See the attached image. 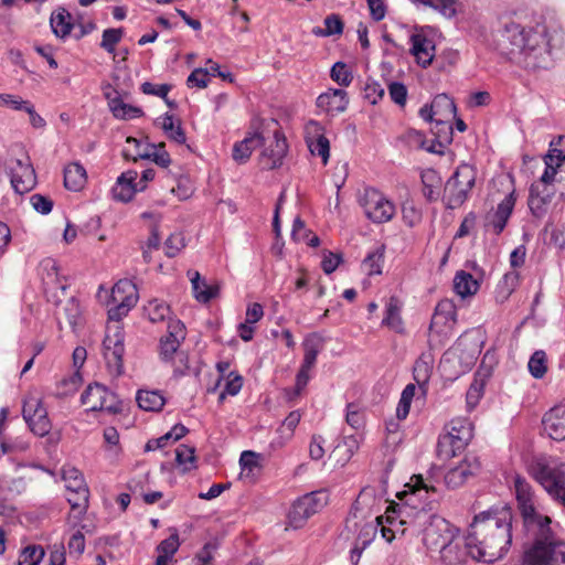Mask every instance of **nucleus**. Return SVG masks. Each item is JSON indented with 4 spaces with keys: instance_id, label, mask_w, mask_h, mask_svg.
<instances>
[{
    "instance_id": "nucleus-1",
    "label": "nucleus",
    "mask_w": 565,
    "mask_h": 565,
    "mask_svg": "<svg viewBox=\"0 0 565 565\" xmlns=\"http://www.w3.org/2000/svg\"><path fill=\"white\" fill-rule=\"evenodd\" d=\"M513 487L524 530L533 539L524 548L521 565H565V542L555 537L552 519L537 502L532 486L515 475Z\"/></svg>"
},
{
    "instance_id": "nucleus-2",
    "label": "nucleus",
    "mask_w": 565,
    "mask_h": 565,
    "mask_svg": "<svg viewBox=\"0 0 565 565\" xmlns=\"http://www.w3.org/2000/svg\"><path fill=\"white\" fill-rule=\"evenodd\" d=\"M399 498L406 505L422 504V508L414 512L412 532L422 533L423 543L430 553L445 547L446 543H450L458 536V527L446 519L429 513L434 509L433 503L438 499V490L429 479L422 475H414L405 484V490Z\"/></svg>"
},
{
    "instance_id": "nucleus-3",
    "label": "nucleus",
    "mask_w": 565,
    "mask_h": 565,
    "mask_svg": "<svg viewBox=\"0 0 565 565\" xmlns=\"http://www.w3.org/2000/svg\"><path fill=\"white\" fill-rule=\"evenodd\" d=\"M512 509L503 504L493 505L477 514L466 539L469 554L486 563L503 557L512 543Z\"/></svg>"
},
{
    "instance_id": "nucleus-4",
    "label": "nucleus",
    "mask_w": 565,
    "mask_h": 565,
    "mask_svg": "<svg viewBox=\"0 0 565 565\" xmlns=\"http://www.w3.org/2000/svg\"><path fill=\"white\" fill-rule=\"evenodd\" d=\"M502 38L510 44L509 53L527 70H547L553 64L552 39L547 28L537 23L533 28H524L519 23H507Z\"/></svg>"
},
{
    "instance_id": "nucleus-5",
    "label": "nucleus",
    "mask_w": 565,
    "mask_h": 565,
    "mask_svg": "<svg viewBox=\"0 0 565 565\" xmlns=\"http://www.w3.org/2000/svg\"><path fill=\"white\" fill-rule=\"evenodd\" d=\"M529 472L552 499L565 507V470L559 459L536 457L530 465Z\"/></svg>"
},
{
    "instance_id": "nucleus-6",
    "label": "nucleus",
    "mask_w": 565,
    "mask_h": 565,
    "mask_svg": "<svg viewBox=\"0 0 565 565\" xmlns=\"http://www.w3.org/2000/svg\"><path fill=\"white\" fill-rule=\"evenodd\" d=\"M186 335L185 327L180 320H169L167 333L160 339L159 354L160 359L168 363H173L177 358L180 366L174 367V373L183 374V366L186 369V356L179 351L181 343Z\"/></svg>"
},
{
    "instance_id": "nucleus-7",
    "label": "nucleus",
    "mask_w": 565,
    "mask_h": 565,
    "mask_svg": "<svg viewBox=\"0 0 565 565\" xmlns=\"http://www.w3.org/2000/svg\"><path fill=\"white\" fill-rule=\"evenodd\" d=\"M81 402L89 412H104L110 415L119 414L124 408L122 401L99 383L89 384L82 393Z\"/></svg>"
},
{
    "instance_id": "nucleus-8",
    "label": "nucleus",
    "mask_w": 565,
    "mask_h": 565,
    "mask_svg": "<svg viewBox=\"0 0 565 565\" xmlns=\"http://www.w3.org/2000/svg\"><path fill=\"white\" fill-rule=\"evenodd\" d=\"M124 331L118 324L107 328L103 341V354L107 371L113 377H119L124 374Z\"/></svg>"
},
{
    "instance_id": "nucleus-9",
    "label": "nucleus",
    "mask_w": 565,
    "mask_h": 565,
    "mask_svg": "<svg viewBox=\"0 0 565 565\" xmlns=\"http://www.w3.org/2000/svg\"><path fill=\"white\" fill-rule=\"evenodd\" d=\"M328 501L324 491H313L305 494L294 502L288 512V526L300 529L307 520L320 511Z\"/></svg>"
},
{
    "instance_id": "nucleus-10",
    "label": "nucleus",
    "mask_w": 565,
    "mask_h": 565,
    "mask_svg": "<svg viewBox=\"0 0 565 565\" xmlns=\"http://www.w3.org/2000/svg\"><path fill=\"white\" fill-rule=\"evenodd\" d=\"M137 300L138 291L131 280L122 279L116 282L110 292L109 319L118 322L137 303Z\"/></svg>"
},
{
    "instance_id": "nucleus-11",
    "label": "nucleus",
    "mask_w": 565,
    "mask_h": 565,
    "mask_svg": "<svg viewBox=\"0 0 565 565\" xmlns=\"http://www.w3.org/2000/svg\"><path fill=\"white\" fill-rule=\"evenodd\" d=\"M361 204L366 216L374 223H385L395 214V205L383 193L370 188L364 191Z\"/></svg>"
},
{
    "instance_id": "nucleus-12",
    "label": "nucleus",
    "mask_w": 565,
    "mask_h": 565,
    "mask_svg": "<svg viewBox=\"0 0 565 565\" xmlns=\"http://www.w3.org/2000/svg\"><path fill=\"white\" fill-rule=\"evenodd\" d=\"M475 181L476 171L470 164H460L457 168L446 184L451 206H458L466 201L469 191L475 185Z\"/></svg>"
},
{
    "instance_id": "nucleus-13",
    "label": "nucleus",
    "mask_w": 565,
    "mask_h": 565,
    "mask_svg": "<svg viewBox=\"0 0 565 565\" xmlns=\"http://www.w3.org/2000/svg\"><path fill=\"white\" fill-rule=\"evenodd\" d=\"M61 475L65 482L70 505L84 509L85 502L89 500V489L83 473L77 468L65 465L61 469Z\"/></svg>"
},
{
    "instance_id": "nucleus-14",
    "label": "nucleus",
    "mask_w": 565,
    "mask_h": 565,
    "mask_svg": "<svg viewBox=\"0 0 565 565\" xmlns=\"http://www.w3.org/2000/svg\"><path fill=\"white\" fill-rule=\"evenodd\" d=\"M22 415L35 435L43 437L51 431L52 425L47 411L39 397L30 395L24 399Z\"/></svg>"
},
{
    "instance_id": "nucleus-15",
    "label": "nucleus",
    "mask_w": 565,
    "mask_h": 565,
    "mask_svg": "<svg viewBox=\"0 0 565 565\" xmlns=\"http://www.w3.org/2000/svg\"><path fill=\"white\" fill-rule=\"evenodd\" d=\"M8 169L11 185L15 193L24 194L35 186L36 177L28 156L10 160Z\"/></svg>"
},
{
    "instance_id": "nucleus-16",
    "label": "nucleus",
    "mask_w": 565,
    "mask_h": 565,
    "mask_svg": "<svg viewBox=\"0 0 565 565\" xmlns=\"http://www.w3.org/2000/svg\"><path fill=\"white\" fill-rule=\"evenodd\" d=\"M414 518V513L411 515L406 508H399L398 515L387 514L386 522L387 525L383 524V518L377 515L375 518L377 525H380L381 536L387 543H392L398 536H404L407 533L412 535H417L418 533L412 532V519Z\"/></svg>"
},
{
    "instance_id": "nucleus-17",
    "label": "nucleus",
    "mask_w": 565,
    "mask_h": 565,
    "mask_svg": "<svg viewBox=\"0 0 565 565\" xmlns=\"http://www.w3.org/2000/svg\"><path fill=\"white\" fill-rule=\"evenodd\" d=\"M305 141L312 156L321 158L326 166L330 157V142L324 127L317 120H309L303 128Z\"/></svg>"
},
{
    "instance_id": "nucleus-18",
    "label": "nucleus",
    "mask_w": 565,
    "mask_h": 565,
    "mask_svg": "<svg viewBox=\"0 0 565 565\" xmlns=\"http://www.w3.org/2000/svg\"><path fill=\"white\" fill-rule=\"evenodd\" d=\"M388 502L385 482L364 487L356 500L355 508L361 511L376 513Z\"/></svg>"
},
{
    "instance_id": "nucleus-19",
    "label": "nucleus",
    "mask_w": 565,
    "mask_h": 565,
    "mask_svg": "<svg viewBox=\"0 0 565 565\" xmlns=\"http://www.w3.org/2000/svg\"><path fill=\"white\" fill-rule=\"evenodd\" d=\"M480 468L478 457L473 455L466 456L457 466L446 472L444 477L446 487L449 489L461 487L470 477L476 476Z\"/></svg>"
},
{
    "instance_id": "nucleus-20",
    "label": "nucleus",
    "mask_w": 565,
    "mask_h": 565,
    "mask_svg": "<svg viewBox=\"0 0 565 565\" xmlns=\"http://www.w3.org/2000/svg\"><path fill=\"white\" fill-rule=\"evenodd\" d=\"M555 192V186H542L534 182L531 184L527 205L533 216L542 218L547 214Z\"/></svg>"
},
{
    "instance_id": "nucleus-21",
    "label": "nucleus",
    "mask_w": 565,
    "mask_h": 565,
    "mask_svg": "<svg viewBox=\"0 0 565 565\" xmlns=\"http://www.w3.org/2000/svg\"><path fill=\"white\" fill-rule=\"evenodd\" d=\"M287 151L288 145L285 135L280 130H275L273 142L260 154V164L264 169H276L282 164Z\"/></svg>"
},
{
    "instance_id": "nucleus-22",
    "label": "nucleus",
    "mask_w": 565,
    "mask_h": 565,
    "mask_svg": "<svg viewBox=\"0 0 565 565\" xmlns=\"http://www.w3.org/2000/svg\"><path fill=\"white\" fill-rule=\"evenodd\" d=\"M516 195L512 190L497 206L495 211L487 216L486 226L495 235H499L505 227L515 205Z\"/></svg>"
},
{
    "instance_id": "nucleus-23",
    "label": "nucleus",
    "mask_w": 565,
    "mask_h": 565,
    "mask_svg": "<svg viewBox=\"0 0 565 565\" xmlns=\"http://www.w3.org/2000/svg\"><path fill=\"white\" fill-rule=\"evenodd\" d=\"M542 425L550 438L565 440V402L548 409L542 418Z\"/></svg>"
},
{
    "instance_id": "nucleus-24",
    "label": "nucleus",
    "mask_w": 565,
    "mask_h": 565,
    "mask_svg": "<svg viewBox=\"0 0 565 565\" xmlns=\"http://www.w3.org/2000/svg\"><path fill=\"white\" fill-rule=\"evenodd\" d=\"M349 104L348 94L343 89L333 88L317 98V107L329 115L343 113Z\"/></svg>"
},
{
    "instance_id": "nucleus-25",
    "label": "nucleus",
    "mask_w": 565,
    "mask_h": 565,
    "mask_svg": "<svg viewBox=\"0 0 565 565\" xmlns=\"http://www.w3.org/2000/svg\"><path fill=\"white\" fill-rule=\"evenodd\" d=\"M264 143V136L258 129L248 131L245 138L233 146L232 157L238 164L246 163L253 151Z\"/></svg>"
},
{
    "instance_id": "nucleus-26",
    "label": "nucleus",
    "mask_w": 565,
    "mask_h": 565,
    "mask_svg": "<svg viewBox=\"0 0 565 565\" xmlns=\"http://www.w3.org/2000/svg\"><path fill=\"white\" fill-rule=\"evenodd\" d=\"M138 173L135 170L122 172L113 186V195L121 202L130 201L137 192L142 191V185H138Z\"/></svg>"
},
{
    "instance_id": "nucleus-27",
    "label": "nucleus",
    "mask_w": 565,
    "mask_h": 565,
    "mask_svg": "<svg viewBox=\"0 0 565 565\" xmlns=\"http://www.w3.org/2000/svg\"><path fill=\"white\" fill-rule=\"evenodd\" d=\"M411 53L415 56L418 65L429 66L435 57L434 41L423 33H415L411 36Z\"/></svg>"
},
{
    "instance_id": "nucleus-28",
    "label": "nucleus",
    "mask_w": 565,
    "mask_h": 565,
    "mask_svg": "<svg viewBox=\"0 0 565 565\" xmlns=\"http://www.w3.org/2000/svg\"><path fill=\"white\" fill-rule=\"evenodd\" d=\"M105 97L108 102L110 111L117 119L129 120L139 118L143 115V111L140 107L126 104L119 96L118 92L115 89L105 92Z\"/></svg>"
},
{
    "instance_id": "nucleus-29",
    "label": "nucleus",
    "mask_w": 565,
    "mask_h": 565,
    "mask_svg": "<svg viewBox=\"0 0 565 565\" xmlns=\"http://www.w3.org/2000/svg\"><path fill=\"white\" fill-rule=\"evenodd\" d=\"M39 275L43 285L49 289L66 290L67 285L61 276L58 265L53 258H44L39 265Z\"/></svg>"
},
{
    "instance_id": "nucleus-30",
    "label": "nucleus",
    "mask_w": 565,
    "mask_h": 565,
    "mask_svg": "<svg viewBox=\"0 0 565 565\" xmlns=\"http://www.w3.org/2000/svg\"><path fill=\"white\" fill-rule=\"evenodd\" d=\"M127 142L135 145V147L137 148V154L135 160L137 158L151 159L158 166L163 168L168 167L171 162L170 156L166 151L163 143L159 146L148 145L145 150H140L141 142L138 139L134 137H128Z\"/></svg>"
},
{
    "instance_id": "nucleus-31",
    "label": "nucleus",
    "mask_w": 565,
    "mask_h": 565,
    "mask_svg": "<svg viewBox=\"0 0 565 565\" xmlns=\"http://www.w3.org/2000/svg\"><path fill=\"white\" fill-rule=\"evenodd\" d=\"M158 124L163 130L167 138L178 145H184L186 141L185 132L182 128L180 119L174 118L173 115L166 113L157 118Z\"/></svg>"
},
{
    "instance_id": "nucleus-32",
    "label": "nucleus",
    "mask_w": 565,
    "mask_h": 565,
    "mask_svg": "<svg viewBox=\"0 0 565 565\" xmlns=\"http://www.w3.org/2000/svg\"><path fill=\"white\" fill-rule=\"evenodd\" d=\"M402 303L397 297H390L385 305V316L382 320V326L387 327L396 333H404V322L401 316Z\"/></svg>"
},
{
    "instance_id": "nucleus-33",
    "label": "nucleus",
    "mask_w": 565,
    "mask_h": 565,
    "mask_svg": "<svg viewBox=\"0 0 565 565\" xmlns=\"http://www.w3.org/2000/svg\"><path fill=\"white\" fill-rule=\"evenodd\" d=\"M188 275L192 284L194 298L199 302L206 303L217 296V286L207 285L205 280L201 279L198 271H189Z\"/></svg>"
},
{
    "instance_id": "nucleus-34",
    "label": "nucleus",
    "mask_w": 565,
    "mask_h": 565,
    "mask_svg": "<svg viewBox=\"0 0 565 565\" xmlns=\"http://www.w3.org/2000/svg\"><path fill=\"white\" fill-rule=\"evenodd\" d=\"M480 288L479 281L465 270H459L454 277V290L461 298L471 297Z\"/></svg>"
},
{
    "instance_id": "nucleus-35",
    "label": "nucleus",
    "mask_w": 565,
    "mask_h": 565,
    "mask_svg": "<svg viewBox=\"0 0 565 565\" xmlns=\"http://www.w3.org/2000/svg\"><path fill=\"white\" fill-rule=\"evenodd\" d=\"M50 24L53 33L57 38L65 39L70 35L73 29L72 15L66 9L58 8L57 10L52 12L50 18Z\"/></svg>"
},
{
    "instance_id": "nucleus-36",
    "label": "nucleus",
    "mask_w": 565,
    "mask_h": 565,
    "mask_svg": "<svg viewBox=\"0 0 565 565\" xmlns=\"http://www.w3.org/2000/svg\"><path fill=\"white\" fill-rule=\"evenodd\" d=\"M136 401L146 412H159L166 404V398L159 391L139 390Z\"/></svg>"
},
{
    "instance_id": "nucleus-37",
    "label": "nucleus",
    "mask_w": 565,
    "mask_h": 565,
    "mask_svg": "<svg viewBox=\"0 0 565 565\" xmlns=\"http://www.w3.org/2000/svg\"><path fill=\"white\" fill-rule=\"evenodd\" d=\"M423 194L428 201H436L439 196L441 178L434 169H425L420 173Z\"/></svg>"
},
{
    "instance_id": "nucleus-38",
    "label": "nucleus",
    "mask_w": 565,
    "mask_h": 565,
    "mask_svg": "<svg viewBox=\"0 0 565 565\" xmlns=\"http://www.w3.org/2000/svg\"><path fill=\"white\" fill-rule=\"evenodd\" d=\"M434 359L430 353H423L415 362L413 374L418 386L424 391L433 371Z\"/></svg>"
},
{
    "instance_id": "nucleus-39",
    "label": "nucleus",
    "mask_w": 565,
    "mask_h": 565,
    "mask_svg": "<svg viewBox=\"0 0 565 565\" xmlns=\"http://www.w3.org/2000/svg\"><path fill=\"white\" fill-rule=\"evenodd\" d=\"M86 182V170L85 168L77 163L73 162L65 167L64 169V184L68 190L78 191L83 188Z\"/></svg>"
},
{
    "instance_id": "nucleus-40",
    "label": "nucleus",
    "mask_w": 565,
    "mask_h": 565,
    "mask_svg": "<svg viewBox=\"0 0 565 565\" xmlns=\"http://www.w3.org/2000/svg\"><path fill=\"white\" fill-rule=\"evenodd\" d=\"M438 553L439 558L446 565H456L463 559L465 551L461 548L459 535L451 540L450 543H446L445 547H440Z\"/></svg>"
},
{
    "instance_id": "nucleus-41",
    "label": "nucleus",
    "mask_w": 565,
    "mask_h": 565,
    "mask_svg": "<svg viewBox=\"0 0 565 565\" xmlns=\"http://www.w3.org/2000/svg\"><path fill=\"white\" fill-rule=\"evenodd\" d=\"M301 419V414L299 411H292L288 414V416L282 422L281 427L279 428V433L284 434V439L279 438L277 440H273L270 443V446L273 448H280L282 447L287 440L291 439L294 436V431L296 427L298 426L299 422Z\"/></svg>"
},
{
    "instance_id": "nucleus-42",
    "label": "nucleus",
    "mask_w": 565,
    "mask_h": 565,
    "mask_svg": "<svg viewBox=\"0 0 565 565\" xmlns=\"http://www.w3.org/2000/svg\"><path fill=\"white\" fill-rule=\"evenodd\" d=\"M436 119H454L456 117V105L454 100L446 94L437 95L433 102Z\"/></svg>"
},
{
    "instance_id": "nucleus-43",
    "label": "nucleus",
    "mask_w": 565,
    "mask_h": 565,
    "mask_svg": "<svg viewBox=\"0 0 565 565\" xmlns=\"http://www.w3.org/2000/svg\"><path fill=\"white\" fill-rule=\"evenodd\" d=\"M63 313L73 331L83 326V308L77 299L70 298L63 306Z\"/></svg>"
},
{
    "instance_id": "nucleus-44",
    "label": "nucleus",
    "mask_w": 565,
    "mask_h": 565,
    "mask_svg": "<svg viewBox=\"0 0 565 565\" xmlns=\"http://www.w3.org/2000/svg\"><path fill=\"white\" fill-rule=\"evenodd\" d=\"M175 461L183 472L196 468L195 449L186 445H180L175 449Z\"/></svg>"
},
{
    "instance_id": "nucleus-45",
    "label": "nucleus",
    "mask_w": 565,
    "mask_h": 565,
    "mask_svg": "<svg viewBox=\"0 0 565 565\" xmlns=\"http://www.w3.org/2000/svg\"><path fill=\"white\" fill-rule=\"evenodd\" d=\"M454 320L455 309L452 303L448 300L440 301L436 306L435 313L430 322V330H433L438 324H446L448 322H454Z\"/></svg>"
},
{
    "instance_id": "nucleus-46",
    "label": "nucleus",
    "mask_w": 565,
    "mask_h": 565,
    "mask_svg": "<svg viewBox=\"0 0 565 565\" xmlns=\"http://www.w3.org/2000/svg\"><path fill=\"white\" fill-rule=\"evenodd\" d=\"M145 311L151 322H160L166 319H170V307L158 299L150 300L145 307Z\"/></svg>"
},
{
    "instance_id": "nucleus-47",
    "label": "nucleus",
    "mask_w": 565,
    "mask_h": 565,
    "mask_svg": "<svg viewBox=\"0 0 565 565\" xmlns=\"http://www.w3.org/2000/svg\"><path fill=\"white\" fill-rule=\"evenodd\" d=\"M303 361L301 366L312 369L320 351L319 339L316 334L308 335L303 341Z\"/></svg>"
},
{
    "instance_id": "nucleus-48",
    "label": "nucleus",
    "mask_w": 565,
    "mask_h": 565,
    "mask_svg": "<svg viewBox=\"0 0 565 565\" xmlns=\"http://www.w3.org/2000/svg\"><path fill=\"white\" fill-rule=\"evenodd\" d=\"M415 392L416 386L412 383L407 384L402 391L401 398L396 407V418L398 420H404L408 416Z\"/></svg>"
},
{
    "instance_id": "nucleus-49",
    "label": "nucleus",
    "mask_w": 565,
    "mask_h": 565,
    "mask_svg": "<svg viewBox=\"0 0 565 565\" xmlns=\"http://www.w3.org/2000/svg\"><path fill=\"white\" fill-rule=\"evenodd\" d=\"M180 547V540L177 532L172 533L169 537L161 541L157 546L158 558L172 561L174 554Z\"/></svg>"
},
{
    "instance_id": "nucleus-50",
    "label": "nucleus",
    "mask_w": 565,
    "mask_h": 565,
    "mask_svg": "<svg viewBox=\"0 0 565 565\" xmlns=\"http://www.w3.org/2000/svg\"><path fill=\"white\" fill-rule=\"evenodd\" d=\"M415 3L429 6L446 18H452L457 13L458 0H412Z\"/></svg>"
},
{
    "instance_id": "nucleus-51",
    "label": "nucleus",
    "mask_w": 565,
    "mask_h": 565,
    "mask_svg": "<svg viewBox=\"0 0 565 565\" xmlns=\"http://www.w3.org/2000/svg\"><path fill=\"white\" fill-rule=\"evenodd\" d=\"M383 258H384V248L383 247H379L375 250L369 253L362 264L364 271L370 276L381 274Z\"/></svg>"
},
{
    "instance_id": "nucleus-52",
    "label": "nucleus",
    "mask_w": 565,
    "mask_h": 565,
    "mask_svg": "<svg viewBox=\"0 0 565 565\" xmlns=\"http://www.w3.org/2000/svg\"><path fill=\"white\" fill-rule=\"evenodd\" d=\"M447 433L471 440L473 436V427L469 419L457 417L451 419L448 424Z\"/></svg>"
},
{
    "instance_id": "nucleus-53",
    "label": "nucleus",
    "mask_w": 565,
    "mask_h": 565,
    "mask_svg": "<svg viewBox=\"0 0 565 565\" xmlns=\"http://www.w3.org/2000/svg\"><path fill=\"white\" fill-rule=\"evenodd\" d=\"M452 119H436L434 124H431V132L436 137L438 143L441 146L444 143H448L452 139Z\"/></svg>"
},
{
    "instance_id": "nucleus-54",
    "label": "nucleus",
    "mask_w": 565,
    "mask_h": 565,
    "mask_svg": "<svg viewBox=\"0 0 565 565\" xmlns=\"http://www.w3.org/2000/svg\"><path fill=\"white\" fill-rule=\"evenodd\" d=\"M531 375L535 379H542L547 371V359L544 351H535L527 363Z\"/></svg>"
},
{
    "instance_id": "nucleus-55",
    "label": "nucleus",
    "mask_w": 565,
    "mask_h": 565,
    "mask_svg": "<svg viewBox=\"0 0 565 565\" xmlns=\"http://www.w3.org/2000/svg\"><path fill=\"white\" fill-rule=\"evenodd\" d=\"M343 32V22L338 14H330L324 19V29L317 28L313 33L318 36L338 35Z\"/></svg>"
},
{
    "instance_id": "nucleus-56",
    "label": "nucleus",
    "mask_w": 565,
    "mask_h": 565,
    "mask_svg": "<svg viewBox=\"0 0 565 565\" xmlns=\"http://www.w3.org/2000/svg\"><path fill=\"white\" fill-rule=\"evenodd\" d=\"M543 159L548 160V162H556L558 164H563L565 161V137L558 136L557 138L551 140L548 146V151L544 156Z\"/></svg>"
},
{
    "instance_id": "nucleus-57",
    "label": "nucleus",
    "mask_w": 565,
    "mask_h": 565,
    "mask_svg": "<svg viewBox=\"0 0 565 565\" xmlns=\"http://www.w3.org/2000/svg\"><path fill=\"white\" fill-rule=\"evenodd\" d=\"M330 76L340 86H349L353 81V74L343 62H337L331 67Z\"/></svg>"
},
{
    "instance_id": "nucleus-58",
    "label": "nucleus",
    "mask_w": 565,
    "mask_h": 565,
    "mask_svg": "<svg viewBox=\"0 0 565 565\" xmlns=\"http://www.w3.org/2000/svg\"><path fill=\"white\" fill-rule=\"evenodd\" d=\"M520 281V275L516 270L507 273L498 285V294L502 299H507L518 287Z\"/></svg>"
},
{
    "instance_id": "nucleus-59",
    "label": "nucleus",
    "mask_w": 565,
    "mask_h": 565,
    "mask_svg": "<svg viewBox=\"0 0 565 565\" xmlns=\"http://www.w3.org/2000/svg\"><path fill=\"white\" fill-rule=\"evenodd\" d=\"M259 459L260 456L254 451H243L239 458V465L242 469L241 473L243 476L254 475L255 470H259L260 468Z\"/></svg>"
},
{
    "instance_id": "nucleus-60",
    "label": "nucleus",
    "mask_w": 565,
    "mask_h": 565,
    "mask_svg": "<svg viewBox=\"0 0 565 565\" xmlns=\"http://www.w3.org/2000/svg\"><path fill=\"white\" fill-rule=\"evenodd\" d=\"M44 557V550L41 546L32 545L25 547L19 556V565H38Z\"/></svg>"
},
{
    "instance_id": "nucleus-61",
    "label": "nucleus",
    "mask_w": 565,
    "mask_h": 565,
    "mask_svg": "<svg viewBox=\"0 0 565 565\" xmlns=\"http://www.w3.org/2000/svg\"><path fill=\"white\" fill-rule=\"evenodd\" d=\"M124 31L122 29H106L103 32L100 47H103L108 53H114L116 45L122 39Z\"/></svg>"
},
{
    "instance_id": "nucleus-62",
    "label": "nucleus",
    "mask_w": 565,
    "mask_h": 565,
    "mask_svg": "<svg viewBox=\"0 0 565 565\" xmlns=\"http://www.w3.org/2000/svg\"><path fill=\"white\" fill-rule=\"evenodd\" d=\"M402 216L404 223L413 227L422 221V211L412 201L404 202L402 206Z\"/></svg>"
},
{
    "instance_id": "nucleus-63",
    "label": "nucleus",
    "mask_w": 565,
    "mask_h": 565,
    "mask_svg": "<svg viewBox=\"0 0 565 565\" xmlns=\"http://www.w3.org/2000/svg\"><path fill=\"white\" fill-rule=\"evenodd\" d=\"M544 172L542 173L539 180L534 181V183L541 184L542 186H555L554 182L561 164L556 162H548V160L546 159H544Z\"/></svg>"
},
{
    "instance_id": "nucleus-64",
    "label": "nucleus",
    "mask_w": 565,
    "mask_h": 565,
    "mask_svg": "<svg viewBox=\"0 0 565 565\" xmlns=\"http://www.w3.org/2000/svg\"><path fill=\"white\" fill-rule=\"evenodd\" d=\"M184 246L183 235L181 233H173L164 242L166 255L168 257H174Z\"/></svg>"
}]
</instances>
